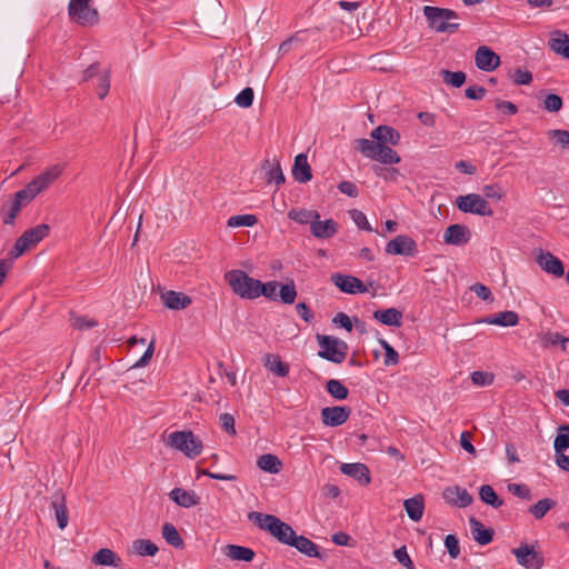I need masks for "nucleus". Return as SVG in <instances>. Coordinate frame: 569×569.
Returning <instances> with one entry per match:
<instances>
[{"label":"nucleus","instance_id":"nucleus-51","mask_svg":"<svg viewBox=\"0 0 569 569\" xmlns=\"http://www.w3.org/2000/svg\"><path fill=\"white\" fill-rule=\"evenodd\" d=\"M543 108L549 112H558L562 108V98L556 93H549L543 100Z\"/></svg>","mask_w":569,"mask_h":569},{"label":"nucleus","instance_id":"nucleus-13","mask_svg":"<svg viewBox=\"0 0 569 569\" xmlns=\"http://www.w3.org/2000/svg\"><path fill=\"white\" fill-rule=\"evenodd\" d=\"M386 252L393 256L413 257L417 254L416 241L406 234H399L386 244Z\"/></svg>","mask_w":569,"mask_h":569},{"label":"nucleus","instance_id":"nucleus-7","mask_svg":"<svg viewBox=\"0 0 569 569\" xmlns=\"http://www.w3.org/2000/svg\"><path fill=\"white\" fill-rule=\"evenodd\" d=\"M320 347L318 356L333 363H342L348 353V345L333 336H317Z\"/></svg>","mask_w":569,"mask_h":569},{"label":"nucleus","instance_id":"nucleus-22","mask_svg":"<svg viewBox=\"0 0 569 569\" xmlns=\"http://www.w3.org/2000/svg\"><path fill=\"white\" fill-rule=\"evenodd\" d=\"M161 300L163 305L171 310H183L192 302L189 296L173 290L163 292L161 295Z\"/></svg>","mask_w":569,"mask_h":569},{"label":"nucleus","instance_id":"nucleus-42","mask_svg":"<svg viewBox=\"0 0 569 569\" xmlns=\"http://www.w3.org/2000/svg\"><path fill=\"white\" fill-rule=\"evenodd\" d=\"M440 76L443 82L453 88H460L466 82V73L463 71L441 70Z\"/></svg>","mask_w":569,"mask_h":569},{"label":"nucleus","instance_id":"nucleus-26","mask_svg":"<svg viewBox=\"0 0 569 569\" xmlns=\"http://www.w3.org/2000/svg\"><path fill=\"white\" fill-rule=\"evenodd\" d=\"M340 471L343 475L358 480L362 485H368L370 482L369 469L363 463H342Z\"/></svg>","mask_w":569,"mask_h":569},{"label":"nucleus","instance_id":"nucleus-16","mask_svg":"<svg viewBox=\"0 0 569 569\" xmlns=\"http://www.w3.org/2000/svg\"><path fill=\"white\" fill-rule=\"evenodd\" d=\"M50 500V507L54 511L57 525L59 529L63 530L69 521L66 495L59 489L51 496Z\"/></svg>","mask_w":569,"mask_h":569},{"label":"nucleus","instance_id":"nucleus-53","mask_svg":"<svg viewBox=\"0 0 569 569\" xmlns=\"http://www.w3.org/2000/svg\"><path fill=\"white\" fill-rule=\"evenodd\" d=\"M511 79L515 84H530L532 82V73L529 70L516 69L511 74Z\"/></svg>","mask_w":569,"mask_h":569},{"label":"nucleus","instance_id":"nucleus-8","mask_svg":"<svg viewBox=\"0 0 569 569\" xmlns=\"http://www.w3.org/2000/svg\"><path fill=\"white\" fill-rule=\"evenodd\" d=\"M49 226L46 223L38 224L26 230L16 241L13 248L9 252L10 259H17L27 250L38 244L49 233Z\"/></svg>","mask_w":569,"mask_h":569},{"label":"nucleus","instance_id":"nucleus-30","mask_svg":"<svg viewBox=\"0 0 569 569\" xmlns=\"http://www.w3.org/2000/svg\"><path fill=\"white\" fill-rule=\"evenodd\" d=\"M223 555L232 560H239L244 562H250L253 560L256 553L252 549L248 547H242L238 545H227L222 549Z\"/></svg>","mask_w":569,"mask_h":569},{"label":"nucleus","instance_id":"nucleus-62","mask_svg":"<svg viewBox=\"0 0 569 569\" xmlns=\"http://www.w3.org/2000/svg\"><path fill=\"white\" fill-rule=\"evenodd\" d=\"M220 423H221V427L222 429L228 432L229 435H236V429H234V418L232 415L230 413H222L220 415Z\"/></svg>","mask_w":569,"mask_h":569},{"label":"nucleus","instance_id":"nucleus-58","mask_svg":"<svg viewBox=\"0 0 569 569\" xmlns=\"http://www.w3.org/2000/svg\"><path fill=\"white\" fill-rule=\"evenodd\" d=\"M22 206L21 203L13 198V200L10 202L8 207V211L4 214L3 222L6 224H12L14 222V219L17 214L20 212Z\"/></svg>","mask_w":569,"mask_h":569},{"label":"nucleus","instance_id":"nucleus-37","mask_svg":"<svg viewBox=\"0 0 569 569\" xmlns=\"http://www.w3.org/2000/svg\"><path fill=\"white\" fill-rule=\"evenodd\" d=\"M556 506H557L556 500H553L551 498H543V499L538 500L535 505H532L529 508L528 512L536 520H540L548 513V511L553 509Z\"/></svg>","mask_w":569,"mask_h":569},{"label":"nucleus","instance_id":"nucleus-41","mask_svg":"<svg viewBox=\"0 0 569 569\" xmlns=\"http://www.w3.org/2000/svg\"><path fill=\"white\" fill-rule=\"evenodd\" d=\"M479 496L485 503L493 508H499L503 505V500L498 497L493 488L489 485H483L480 487Z\"/></svg>","mask_w":569,"mask_h":569},{"label":"nucleus","instance_id":"nucleus-29","mask_svg":"<svg viewBox=\"0 0 569 569\" xmlns=\"http://www.w3.org/2000/svg\"><path fill=\"white\" fill-rule=\"evenodd\" d=\"M169 497L173 500L178 506L183 508H190L197 506L200 501L199 496H197L193 491H187L181 488H174L169 492Z\"/></svg>","mask_w":569,"mask_h":569},{"label":"nucleus","instance_id":"nucleus-50","mask_svg":"<svg viewBox=\"0 0 569 569\" xmlns=\"http://www.w3.org/2000/svg\"><path fill=\"white\" fill-rule=\"evenodd\" d=\"M349 216L359 229L370 231V232L372 231V228H371L366 214L362 211H360L358 209H352L349 211Z\"/></svg>","mask_w":569,"mask_h":569},{"label":"nucleus","instance_id":"nucleus-60","mask_svg":"<svg viewBox=\"0 0 569 569\" xmlns=\"http://www.w3.org/2000/svg\"><path fill=\"white\" fill-rule=\"evenodd\" d=\"M470 290L473 291L478 298L485 301H492L493 297L491 293V290L482 284V283H475L470 287Z\"/></svg>","mask_w":569,"mask_h":569},{"label":"nucleus","instance_id":"nucleus-6","mask_svg":"<svg viewBox=\"0 0 569 569\" xmlns=\"http://www.w3.org/2000/svg\"><path fill=\"white\" fill-rule=\"evenodd\" d=\"M167 446L183 452L188 458H196L202 451V441L192 431L182 430L169 433Z\"/></svg>","mask_w":569,"mask_h":569},{"label":"nucleus","instance_id":"nucleus-39","mask_svg":"<svg viewBox=\"0 0 569 569\" xmlns=\"http://www.w3.org/2000/svg\"><path fill=\"white\" fill-rule=\"evenodd\" d=\"M158 547L151 540L136 539L131 546V552L138 556H154L158 552Z\"/></svg>","mask_w":569,"mask_h":569},{"label":"nucleus","instance_id":"nucleus-33","mask_svg":"<svg viewBox=\"0 0 569 569\" xmlns=\"http://www.w3.org/2000/svg\"><path fill=\"white\" fill-rule=\"evenodd\" d=\"M91 562L97 566L119 567L121 565V558L113 550L101 548L92 556Z\"/></svg>","mask_w":569,"mask_h":569},{"label":"nucleus","instance_id":"nucleus-48","mask_svg":"<svg viewBox=\"0 0 569 569\" xmlns=\"http://www.w3.org/2000/svg\"><path fill=\"white\" fill-rule=\"evenodd\" d=\"M279 283L277 281H268L266 283L260 281V286L258 287L259 297L264 296L270 300H277Z\"/></svg>","mask_w":569,"mask_h":569},{"label":"nucleus","instance_id":"nucleus-27","mask_svg":"<svg viewBox=\"0 0 569 569\" xmlns=\"http://www.w3.org/2000/svg\"><path fill=\"white\" fill-rule=\"evenodd\" d=\"M478 322L496 325L500 327H515L519 322V316L515 311H502L479 320Z\"/></svg>","mask_w":569,"mask_h":569},{"label":"nucleus","instance_id":"nucleus-64","mask_svg":"<svg viewBox=\"0 0 569 569\" xmlns=\"http://www.w3.org/2000/svg\"><path fill=\"white\" fill-rule=\"evenodd\" d=\"M338 189L340 192L349 196V197H352V198H356L358 197L359 194V189L358 187L351 182V181H342L339 183L338 186Z\"/></svg>","mask_w":569,"mask_h":569},{"label":"nucleus","instance_id":"nucleus-35","mask_svg":"<svg viewBox=\"0 0 569 569\" xmlns=\"http://www.w3.org/2000/svg\"><path fill=\"white\" fill-rule=\"evenodd\" d=\"M264 367L278 377H286L289 373V366L278 355H266Z\"/></svg>","mask_w":569,"mask_h":569},{"label":"nucleus","instance_id":"nucleus-40","mask_svg":"<svg viewBox=\"0 0 569 569\" xmlns=\"http://www.w3.org/2000/svg\"><path fill=\"white\" fill-rule=\"evenodd\" d=\"M162 537L170 546L174 548L183 547V540L180 533L178 532L177 528L170 522H166L162 526Z\"/></svg>","mask_w":569,"mask_h":569},{"label":"nucleus","instance_id":"nucleus-46","mask_svg":"<svg viewBox=\"0 0 569 569\" xmlns=\"http://www.w3.org/2000/svg\"><path fill=\"white\" fill-rule=\"evenodd\" d=\"M279 293L281 301L287 305H291L295 302L297 298V290L295 283L291 281L290 283L279 284Z\"/></svg>","mask_w":569,"mask_h":569},{"label":"nucleus","instance_id":"nucleus-45","mask_svg":"<svg viewBox=\"0 0 569 569\" xmlns=\"http://www.w3.org/2000/svg\"><path fill=\"white\" fill-rule=\"evenodd\" d=\"M541 341L545 347H547L549 345H551V346L560 345L561 349L565 351L567 349V343L569 342V338L562 336L559 332H547L542 337Z\"/></svg>","mask_w":569,"mask_h":569},{"label":"nucleus","instance_id":"nucleus-28","mask_svg":"<svg viewBox=\"0 0 569 569\" xmlns=\"http://www.w3.org/2000/svg\"><path fill=\"white\" fill-rule=\"evenodd\" d=\"M470 530L472 538L481 546L488 545L492 541L493 530L491 528H486L479 520L476 518H470Z\"/></svg>","mask_w":569,"mask_h":569},{"label":"nucleus","instance_id":"nucleus-19","mask_svg":"<svg viewBox=\"0 0 569 569\" xmlns=\"http://www.w3.org/2000/svg\"><path fill=\"white\" fill-rule=\"evenodd\" d=\"M350 412L348 407H326L321 410V419L326 426L338 427L348 420Z\"/></svg>","mask_w":569,"mask_h":569},{"label":"nucleus","instance_id":"nucleus-32","mask_svg":"<svg viewBox=\"0 0 569 569\" xmlns=\"http://www.w3.org/2000/svg\"><path fill=\"white\" fill-rule=\"evenodd\" d=\"M373 318L386 326L400 327L402 325V312L396 308L377 310Z\"/></svg>","mask_w":569,"mask_h":569},{"label":"nucleus","instance_id":"nucleus-24","mask_svg":"<svg viewBox=\"0 0 569 569\" xmlns=\"http://www.w3.org/2000/svg\"><path fill=\"white\" fill-rule=\"evenodd\" d=\"M310 232L315 238L330 239L338 232V223L332 219L321 221L319 218L313 221Z\"/></svg>","mask_w":569,"mask_h":569},{"label":"nucleus","instance_id":"nucleus-57","mask_svg":"<svg viewBox=\"0 0 569 569\" xmlns=\"http://www.w3.org/2000/svg\"><path fill=\"white\" fill-rule=\"evenodd\" d=\"M393 556L407 569H415L413 562L408 555L406 546L396 549Z\"/></svg>","mask_w":569,"mask_h":569},{"label":"nucleus","instance_id":"nucleus-14","mask_svg":"<svg viewBox=\"0 0 569 569\" xmlns=\"http://www.w3.org/2000/svg\"><path fill=\"white\" fill-rule=\"evenodd\" d=\"M331 281L340 289V291L350 295L363 293L368 290L363 282L353 276L333 273L331 276Z\"/></svg>","mask_w":569,"mask_h":569},{"label":"nucleus","instance_id":"nucleus-56","mask_svg":"<svg viewBox=\"0 0 569 569\" xmlns=\"http://www.w3.org/2000/svg\"><path fill=\"white\" fill-rule=\"evenodd\" d=\"M549 137L555 139L562 148L569 149V131L555 129L549 131Z\"/></svg>","mask_w":569,"mask_h":569},{"label":"nucleus","instance_id":"nucleus-1","mask_svg":"<svg viewBox=\"0 0 569 569\" xmlns=\"http://www.w3.org/2000/svg\"><path fill=\"white\" fill-rule=\"evenodd\" d=\"M371 139L355 140L356 150L366 158L379 161L383 164H396L400 162V156L391 146H398L400 142V133L392 127L378 126L370 133Z\"/></svg>","mask_w":569,"mask_h":569},{"label":"nucleus","instance_id":"nucleus-44","mask_svg":"<svg viewBox=\"0 0 569 569\" xmlns=\"http://www.w3.org/2000/svg\"><path fill=\"white\" fill-rule=\"evenodd\" d=\"M258 219L254 214H237L228 219V227H252L257 223Z\"/></svg>","mask_w":569,"mask_h":569},{"label":"nucleus","instance_id":"nucleus-9","mask_svg":"<svg viewBox=\"0 0 569 569\" xmlns=\"http://www.w3.org/2000/svg\"><path fill=\"white\" fill-rule=\"evenodd\" d=\"M91 0H70L68 13L80 26H93L99 21L98 10L90 6Z\"/></svg>","mask_w":569,"mask_h":569},{"label":"nucleus","instance_id":"nucleus-5","mask_svg":"<svg viewBox=\"0 0 569 569\" xmlns=\"http://www.w3.org/2000/svg\"><path fill=\"white\" fill-rule=\"evenodd\" d=\"M224 279L232 291L242 299H256L259 297L258 287L260 280L249 277L244 271L234 269L226 272Z\"/></svg>","mask_w":569,"mask_h":569},{"label":"nucleus","instance_id":"nucleus-4","mask_svg":"<svg viewBox=\"0 0 569 569\" xmlns=\"http://www.w3.org/2000/svg\"><path fill=\"white\" fill-rule=\"evenodd\" d=\"M423 14L429 27L436 32L453 33L459 29V23L451 22V20L458 19V13L451 9L426 6Z\"/></svg>","mask_w":569,"mask_h":569},{"label":"nucleus","instance_id":"nucleus-43","mask_svg":"<svg viewBox=\"0 0 569 569\" xmlns=\"http://www.w3.org/2000/svg\"><path fill=\"white\" fill-rule=\"evenodd\" d=\"M326 389H327L328 393L337 400H345L349 395L348 388L346 386H343L342 382L337 379L328 380L327 385H326Z\"/></svg>","mask_w":569,"mask_h":569},{"label":"nucleus","instance_id":"nucleus-52","mask_svg":"<svg viewBox=\"0 0 569 569\" xmlns=\"http://www.w3.org/2000/svg\"><path fill=\"white\" fill-rule=\"evenodd\" d=\"M445 546L451 559H457L460 555L459 540L455 535H447Z\"/></svg>","mask_w":569,"mask_h":569},{"label":"nucleus","instance_id":"nucleus-23","mask_svg":"<svg viewBox=\"0 0 569 569\" xmlns=\"http://www.w3.org/2000/svg\"><path fill=\"white\" fill-rule=\"evenodd\" d=\"M291 172L293 179L299 183H306L311 180L312 172L308 163L307 154L299 153L296 156Z\"/></svg>","mask_w":569,"mask_h":569},{"label":"nucleus","instance_id":"nucleus-34","mask_svg":"<svg viewBox=\"0 0 569 569\" xmlns=\"http://www.w3.org/2000/svg\"><path fill=\"white\" fill-rule=\"evenodd\" d=\"M262 170L266 172L268 183H274L276 186L284 183L286 178L279 161L266 160Z\"/></svg>","mask_w":569,"mask_h":569},{"label":"nucleus","instance_id":"nucleus-18","mask_svg":"<svg viewBox=\"0 0 569 569\" xmlns=\"http://www.w3.org/2000/svg\"><path fill=\"white\" fill-rule=\"evenodd\" d=\"M536 261L545 272L555 277H562L565 273V268L561 260L549 251L540 250Z\"/></svg>","mask_w":569,"mask_h":569},{"label":"nucleus","instance_id":"nucleus-2","mask_svg":"<svg viewBox=\"0 0 569 569\" xmlns=\"http://www.w3.org/2000/svg\"><path fill=\"white\" fill-rule=\"evenodd\" d=\"M248 518L261 530L268 531L280 543L289 546L296 536V531L290 525L283 522L273 515H264L259 511H251L248 513Z\"/></svg>","mask_w":569,"mask_h":569},{"label":"nucleus","instance_id":"nucleus-15","mask_svg":"<svg viewBox=\"0 0 569 569\" xmlns=\"http://www.w3.org/2000/svg\"><path fill=\"white\" fill-rule=\"evenodd\" d=\"M475 62L478 69L491 72L500 66V57L490 48L481 46L476 51Z\"/></svg>","mask_w":569,"mask_h":569},{"label":"nucleus","instance_id":"nucleus-38","mask_svg":"<svg viewBox=\"0 0 569 569\" xmlns=\"http://www.w3.org/2000/svg\"><path fill=\"white\" fill-rule=\"evenodd\" d=\"M257 466L266 472L278 473L281 470L282 463L277 456L266 453L258 458Z\"/></svg>","mask_w":569,"mask_h":569},{"label":"nucleus","instance_id":"nucleus-12","mask_svg":"<svg viewBox=\"0 0 569 569\" xmlns=\"http://www.w3.org/2000/svg\"><path fill=\"white\" fill-rule=\"evenodd\" d=\"M511 553L516 557L517 562L527 569H541L543 558L533 546L521 543L518 548H513Z\"/></svg>","mask_w":569,"mask_h":569},{"label":"nucleus","instance_id":"nucleus-54","mask_svg":"<svg viewBox=\"0 0 569 569\" xmlns=\"http://www.w3.org/2000/svg\"><path fill=\"white\" fill-rule=\"evenodd\" d=\"M508 490L525 500H530L532 498L530 489L522 483H510L508 485Z\"/></svg>","mask_w":569,"mask_h":569},{"label":"nucleus","instance_id":"nucleus-47","mask_svg":"<svg viewBox=\"0 0 569 569\" xmlns=\"http://www.w3.org/2000/svg\"><path fill=\"white\" fill-rule=\"evenodd\" d=\"M379 343L385 350V366L389 367L397 365L399 362V355L395 350V348L391 345H389L385 339H379Z\"/></svg>","mask_w":569,"mask_h":569},{"label":"nucleus","instance_id":"nucleus-25","mask_svg":"<svg viewBox=\"0 0 569 569\" xmlns=\"http://www.w3.org/2000/svg\"><path fill=\"white\" fill-rule=\"evenodd\" d=\"M290 547L296 548L299 552L308 556L322 559L323 555L319 552V547L313 541L305 536H296L289 545Z\"/></svg>","mask_w":569,"mask_h":569},{"label":"nucleus","instance_id":"nucleus-11","mask_svg":"<svg viewBox=\"0 0 569 569\" xmlns=\"http://www.w3.org/2000/svg\"><path fill=\"white\" fill-rule=\"evenodd\" d=\"M556 465L563 471L569 472V425L558 428V435L553 441Z\"/></svg>","mask_w":569,"mask_h":569},{"label":"nucleus","instance_id":"nucleus-31","mask_svg":"<svg viewBox=\"0 0 569 569\" xmlns=\"http://www.w3.org/2000/svg\"><path fill=\"white\" fill-rule=\"evenodd\" d=\"M405 510L412 521H419L423 516L425 500L422 495H416L403 501Z\"/></svg>","mask_w":569,"mask_h":569},{"label":"nucleus","instance_id":"nucleus-21","mask_svg":"<svg viewBox=\"0 0 569 569\" xmlns=\"http://www.w3.org/2000/svg\"><path fill=\"white\" fill-rule=\"evenodd\" d=\"M548 46L555 53L569 59V34L567 32L562 30L552 31Z\"/></svg>","mask_w":569,"mask_h":569},{"label":"nucleus","instance_id":"nucleus-10","mask_svg":"<svg viewBox=\"0 0 569 569\" xmlns=\"http://www.w3.org/2000/svg\"><path fill=\"white\" fill-rule=\"evenodd\" d=\"M457 208L465 213H472L478 216L491 217L493 214L489 203L478 193H468L459 196L455 201Z\"/></svg>","mask_w":569,"mask_h":569},{"label":"nucleus","instance_id":"nucleus-61","mask_svg":"<svg viewBox=\"0 0 569 569\" xmlns=\"http://www.w3.org/2000/svg\"><path fill=\"white\" fill-rule=\"evenodd\" d=\"M482 192H483L482 197H485V199L488 198V199H493L496 201H499L502 198V191L498 184H486L482 188Z\"/></svg>","mask_w":569,"mask_h":569},{"label":"nucleus","instance_id":"nucleus-20","mask_svg":"<svg viewBox=\"0 0 569 569\" xmlns=\"http://www.w3.org/2000/svg\"><path fill=\"white\" fill-rule=\"evenodd\" d=\"M471 231L465 224H451L443 233V241L447 244L462 246L470 241Z\"/></svg>","mask_w":569,"mask_h":569},{"label":"nucleus","instance_id":"nucleus-55","mask_svg":"<svg viewBox=\"0 0 569 569\" xmlns=\"http://www.w3.org/2000/svg\"><path fill=\"white\" fill-rule=\"evenodd\" d=\"M110 89V76L109 72L106 71L99 77L98 86H97V92L98 97L102 100L107 97Z\"/></svg>","mask_w":569,"mask_h":569},{"label":"nucleus","instance_id":"nucleus-36","mask_svg":"<svg viewBox=\"0 0 569 569\" xmlns=\"http://www.w3.org/2000/svg\"><path fill=\"white\" fill-rule=\"evenodd\" d=\"M288 217L300 224H310L311 227L313 221L320 218V214L316 210L291 209Z\"/></svg>","mask_w":569,"mask_h":569},{"label":"nucleus","instance_id":"nucleus-59","mask_svg":"<svg viewBox=\"0 0 569 569\" xmlns=\"http://www.w3.org/2000/svg\"><path fill=\"white\" fill-rule=\"evenodd\" d=\"M471 381L476 386H489L493 381V375L483 371H475L471 373Z\"/></svg>","mask_w":569,"mask_h":569},{"label":"nucleus","instance_id":"nucleus-3","mask_svg":"<svg viewBox=\"0 0 569 569\" xmlns=\"http://www.w3.org/2000/svg\"><path fill=\"white\" fill-rule=\"evenodd\" d=\"M63 172L61 164H53L33 180H31L23 189L14 193V199L18 200L21 206H26L31 202L41 191L46 190L54 180H57Z\"/></svg>","mask_w":569,"mask_h":569},{"label":"nucleus","instance_id":"nucleus-49","mask_svg":"<svg viewBox=\"0 0 569 569\" xmlns=\"http://www.w3.org/2000/svg\"><path fill=\"white\" fill-rule=\"evenodd\" d=\"M254 98L253 89L250 87L244 88L241 90L234 98V102L240 108H249L252 106Z\"/></svg>","mask_w":569,"mask_h":569},{"label":"nucleus","instance_id":"nucleus-63","mask_svg":"<svg viewBox=\"0 0 569 569\" xmlns=\"http://www.w3.org/2000/svg\"><path fill=\"white\" fill-rule=\"evenodd\" d=\"M465 94L471 100H481L486 96V89L480 86H470L465 90Z\"/></svg>","mask_w":569,"mask_h":569},{"label":"nucleus","instance_id":"nucleus-17","mask_svg":"<svg viewBox=\"0 0 569 569\" xmlns=\"http://www.w3.org/2000/svg\"><path fill=\"white\" fill-rule=\"evenodd\" d=\"M442 497L447 503L457 508H466L472 503L471 495L459 486L447 487Z\"/></svg>","mask_w":569,"mask_h":569}]
</instances>
